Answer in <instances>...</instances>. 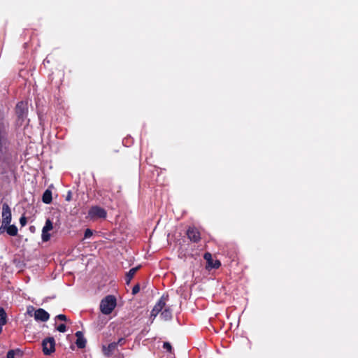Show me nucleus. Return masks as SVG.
I'll list each match as a JSON object with an SVG mask.
<instances>
[{
    "mask_svg": "<svg viewBox=\"0 0 358 358\" xmlns=\"http://www.w3.org/2000/svg\"><path fill=\"white\" fill-rule=\"evenodd\" d=\"M30 229L34 230V227H30Z\"/></svg>",
    "mask_w": 358,
    "mask_h": 358,
    "instance_id": "2f4dec72",
    "label": "nucleus"
},
{
    "mask_svg": "<svg viewBox=\"0 0 358 358\" xmlns=\"http://www.w3.org/2000/svg\"><path fill=\"white\" fill-rule=\"evenodd\" d=\"M117 348L115 342L110 343L108 346L103 345L102 352L106 357H110L113 352Z\"/></svg>",
    "mask_w": 358,
    "mask_h": 358,
    "instance_id": "f8f14e48",
    "label": "nucleus"
},
{
    "mask_svg": "<svg viewBox=\"0 0 358 358\" xmlns=\"http://www.w3.org/2000/svg\"><path fill=\"white\" fill-rule=\"evenodd\" d=\"M120 187H118L117 192H120Z\"/></svg>",
    "mask_w": 358,
    "mask_h": 358,
    "instance_id": "473e14b6",
    "label": "nucleus"
},
{
    "mask_svg": "<svg viewBox=\"0 0 358 358\" xmlns=\"http://www.w3.org/2000/svg\"><path fill=\"white\" fill-rule=\"evenodd\" d=\"M163 348L170 353L172 352V346H171V343L169 342L164 343Z\"/></svg>",
    "mask_w": 358,
    "mask_h": 358,
    "instance_id": "6ab92c4d",
    "label": "nucleus"
},
{
    "mask_svg": "<svg viewBox=\"0 0 358 358\" xmlns=\"http://www.w3.org/2000/svg\"><path fill=\"white\" fill-rule=\"evenodd\" d=\"M17 228L14 224H9L8 227H6V232L8 235L15 236L17 234Z\"/></svg>",
    "mask_w": 358,
    "mask_h": 358,
    "instance_id": "dca6fc26",
    "label": "nucleus"
},
{
    "mask_svg": "<svg viewBox=\"0 0 358 358\" xmlns=\"http://www.w3.org/2000/svg\"><path fill=\"white\" fill-rule=\"evenodd\" d=\"M53 229V224L50 219H48L45 222V226L42 229L41 238L43 242H47L50 239V234L49 231Z\"/></svg>",
    "mask_w": 358,
    "mask_h": 358,
    "instance_id": "1a4fd4ad",
    "label": "nucleus"
},
{
    "mask_svg": "<svg viewBox=\"0 0 358 358\" xmlns=\"http://www.w3.org/2000/svg\"><path fill=\"white\" fill-rule=\"evenodd\" d=\"M204 259L206 260L207 266L206 268H218L221 266V262L218 259H213L212 257V255L209 252H206L203 256Z\"/></svg>",
    "mask_w": 358,
    "mask_h": 358,
    "instance_id": "6e6552de",
    "label": "nucleus"
},
{
    "mask_svg": "<svg viewBox=\"0 0 358 358\" xmlns=\"http://www.w3.org/2000/svg\"><path fill=\"white\" fill-rule=\"evenodd\" d=\"M124 343H125V339L124 338H120L118 339V341L117 342H115V344H117V347L118 346V345H122Z\"/></svg>",
    "mask_w": 358,
    "mask_h": 358,
    "instance_id": "bb28decb",
    "label": "nucleus"
},
{
    "mask_svg": "<svg viewBox=\"0 0 358 358\" xmlns=\"http://www.w3.org/2000/svg\"><path fill=\"white\" fill-rule=\"evenodd\" d=\"M76 336L77 337L76 344L77 347L80 349H83L86 346V339L83 337V333L81 331H77L76 333Z\"/></svg>",
    "mask_w": 358,
    "mask_h": 358,
    "instance_id": "ddd939ff",
    "label": "nucleus"
},
{
    "mask_svg": "<svg viewBox=\"0 0 358 358\" xmlns=\"http://www.w3.org/2000/svg\"><path fill=\"white\" fill-rule=\"evenodd\" d=\"M57 319L62 321H67V317L65 315L59 314L56 317Z\"/></svg>",
    "mask_w": 358,
    "mask_h": 358,
    "instance_id": "393cba45",
    "label": "nucleus"
},
{
    "mask_svg": "<svg viewBox=\"0 0 358 358\" xmlns=\"http://www.w3.org/2000/svg\"><path fill=\"white\" fill-rule=\"evenodd\" d=\"M34 318L37 321L46 322L49 320L50 315L44 309L38 308L34 313Z\"/></svg>",
    "mask_w": 358,
    "mask_h": 358,
    "instance_id": "9b49d317",
    "label": "nucleus"
},
{
    "mask_svg": "<svg viewBox=\"0 0 358 358\" xmlns=\"http://www.w3.org/2000/svg\"><path fill=\"white\" fill-rule=\"evenodd\" d=\"M57 330L59 332L64 333L66 331V326L64 324H60L57 326Z\"/></svg>",
    "mask_w": 358,
    "mask_h": 358,
    "instance_id": "412c9836",
    "label": "nucleus"
},
{
    "mask_svg": "<svg viewBox=\"0 0 358 358\" xmlns=\"http://www.w3.org/2000/svg\"><path fill=\"white\" fill-rule=\"evenodd\" d=\"M106 187L108 188V191H110L111 192L112 191V187H110V184H108Z\"/></svg>",
    "mask_w": 358,
    "mask_h": 358,
    "instance_id": "c85d7f7f",
    "label": "nucleus"
},
{
    "mask_svg": "<svg viewBox=\"0 0 358 358\" xmlns=\"http://www.w3.org/2000/svg\"><path fill=\"white\" fill-rule=\"evenodd\" d=\"M7 143V131L4 124L0 122V152H3V148Z\"/></svg>",
    "mask_w": 358,
    "mask_h": 358,
    "instance_id": "9d476101",
    "label": "nucleus"
},
{
    "mask_svg": "<svg viewBox=\"0 0 358 358\" xmlns=\"http://www.w3.org/2000/svg\"><path fill=\"white\" fill-rule=\"evenodd\" d=\"M6 227H8V225L1 223V225L0 227V234L4 233V231H6Z\"/></svg>",
    "mask_w": 358,
    "mask_h": 358,
    "instance_id": "cd10ccee",
    "label": "nucleus"
},
{
    "mask_svg": "<svg viewBox=\"0 0 358 358\" xmlns=\"http://www.w3.org/2000/svg\"><path fill=\"white\" fill-rule=\"evenodd\" d=\"M27 218L25 216L22 215L20 218V223L21 224L22 227H24L27 224Z\"/></svg>",
    "mask_w": 358,
    "mask_h": 358,
    "instance_id": "5701e85b",
    "label": "nucleus"
},
{
    "mask_svg": "<svg viewBox=\"0 0 358 358\" xmlns=\"http://www.w3.org/2000/svg\"><path fill=\"white\" fill-rule=\"evenodd\" d=\"M117 305L116 298L113 295H108L100 303V310L104 315L110 314Z\"/></svg>",
    "mask_w": 358,
    "mask_h": 358,
    "instance_id": "f257e3e1",
    "label": "nucleus"
},
{
    "mask_svg": "<svg viewBox=\"0 0 358 358\" xmlns=\"http://www.w3.org/2000/svg\"><path fill=\"white\" fill-rule=\"evenodd\" d=\"M12 350L14 351V354L17 356L22 357L23 355L22 351L19 348Z\"/></svg>",
    "mask_w": 358,
    "mask_h": 358,
    "instance_id": "b1692460",
    "label": "nucleus"
},
{
    "mask_svg": "<svg viewBox=\"0 0 358 358\" xmlns=\"http://www.w3.org/2000/svg\"><path fill=\"white\" fill-rule=\"evenodd\" d=\"M15 112L17 117V120L23 122L27 117L28 115V102L21 101L16 104Z\"/></svg>",
    "mask_w": 358,
    "mask_h": 358,
    "instance_id": "f03ea898",
    "label": "nucleus"
},
{
    "mask_svg": "<svg viewBox=\"0 0 358 358\" xmlns=\"http://www.w3.org/2000/svg\"><path fill=\"white\" fill-rule=\"evenodd\" d=\"M106 216V210L99 206H92L88 211L87 215V217L93 220L96 219H105Z\"/></svg>",
    "mask_w": 358,
    "mask_h": 358,
    "instance_id": "7ed1b4c3",
    "label": "nucleus"
},
{
    "mask_svg": "<svg viewBox=\"0 0 358 358\" xmlns=\"http://www.w3.org/2000/svg\"><path fill=\"white\" fill-rule=\"evenodd\" d=\"M66 200L69 201L70 200V196H67Z\"/></svg>",
    "mask_w": 358,
    "mask_h": 358,
    "instance_id": "c756f323",
    "label": "nucleus"
},
{
    "mask_svg": "<svg viewBox=\"0 0 358 358\" xmlns=\"http://www.w3.org/2000/svg\"><path fill=\"white\" fill-rule=\"evenodd\" d=\"M169 299L168 295H163L159 299L158 302L155 304L154 308H152L151 313H150V317L153 320L157 317V315L162 311L163 308L166 306V303Z\"/></svg>",
    "mask_w": 358,
    "mask_h": 358,
    "instance_id": "39448f33",
    "label": "nucleus"
},
{
    "mask_svg": "<svg viewBox=\"0 0 358 358\" xmlns=\"http://www.w3.org/2000/svg\"><path fill=\"white\" fill-rule=\"evenodd\" d=\"M52 192L49 189H46L42 196V201L43 203L46 204H49L52 202Z\"/></svg>",
    "mask_w": 358,
    "mask_h": 358,
    "instance_id": "2eb2a0df",
    "label": "nucleus"
},
{
    "mask_svg": "<svg viewBox=\"0 0 358 358\" xmlns=\"http://www.w3.org/2000/svg\"><path fill=\"white\" fill-rule=\"evenodd\" d=\"M11 210L7 203H3L2 206V223L6 225H9L11 222Z\"/></svg>",
    "mask_w": 358,
    "mask_h": 358,
    "instance_id": "0eeeda50",
    "label": "nucleus"
},
{
    "mask_svg": "<svg viewBox=\"0 0 358 358\" xmlns=\"http://www.w3.org/2000/svg\"><path fill=\"white\" fill-rule=\"evenodd\" d=\"M0 322L3 324L7 323V315L3 308L0 307Z\"/></svg>",
    "mask_w": 358,
    "mask_h": 358,
    "instance_id": "a211bd4d",
    "label": "nucleus"
},
{
    "mask_svg": "<svg viewBox=\"0 0 358 358\" xmlns=\"http://www.w3.org/2000/svg\"><path fill=\"white\" fill-rule=\"evenodd\" d=\"M140 291V285L139 284H136V285L134 286L133 289H132V294L133 295H136V294H138Z\"/></svg>",
    "mask_w": 358,
    "mask_h": 358,
    "instance_id": "4be33fe9",
    "label": "nucleus"
},
{
    "mask_svg": "<svg viewBox=\"0 0 358 358\" xmlns=\"http://www.w3.org/2000/svg\"><path fill=\"white\" fill-rule=\"evenodd\" d=\"M30 229L34 230V227H30Z\"/></svg>",
    "mask_w": 358,
    "mask_h": 358,
    "instance_id": "7c9ffc66",
    "label": "nucleus"
},
{
    "mask_svg": "<svg viewBox=\"0 0 358 358\" xmlns=\"http://www.w3.org/2000/svg\"><path fill=\"white\" fill-rule=\"evenodd\" d=\"M92 234H93L92 231L90 229H87L85 231L84 238H89L92 236Z\"/></svg>",
    "mask_w": 358,
    "mask_h": 358,
    "instance_id": "aec40b11",
    "label": "nucleus"
},
{
    "mask_svg": "<svg viewBox=\"0 0 358 358\" xmlns=\"http://www.w3.org/2000/svg\"><path fill=\"white\" fill-rule=\"evenodd\" d=\"M15 355L14 354V351L10 350L7 352L6 358H15Z\"/></svg>",
    "mask_w": 358,
    "mask_h": 358,
    "instance_id": "a878e982",
    "label": "nucleus"
},
{
    "mask_svg": "<svg viewBox=\"0 0 358 358\" xmlns=\"http://www.w3.org/2000/svg\"><path fill=\"white\" fill-rule=\"evenodd\" d=\"M42 351L45 355H50L55 351V340L53 337H48L42 341Z\"/></svg>",
    "mask_w": 358,
    "mask_h": 358,
    "instance_id": "20e7f679",
    "label": "nucleus"
},
{
    "mask_svg": "<svg viewBox=\"0 0 358 358\" xmlns=\"http://www.w3.org/2000/svg\"><path fill=\"white\" fill-rule=\"evenodd\" d=\"M141 268V266H136L134 268H131L125 275V281L126 284L129 285L131 280V279L135 275L136 273L138 271V269Z\"/></svg>",
    "mask_w": 358,
    "mask_h": 358,
    "instance_id": "4468645a",
    "label": "nucleus"
},
{
    "mask_svg": "<svg viewBox=\"0 0 358 358\" xmlns=\"http://www.w3.org/2000/svg\"><path fill=\"white\" fill-rule=\"evenodd\" d=\"M187 238L193 243H199L201 241V233L195 227H189L186 232Z\"/></svg>",
    "mask_w": 358,
    "mask_h": 358,
    "instance_id": "423d86ee",
    "label": "nucleus"
},
{
    "mask_svg": "<svg viewBox=\"0 0 358 358\" xmlns=\"http://www.w3.org/2000/svg\"><path fill=\"white\" fill-rule=\"evenodd\" d=\"M161 317L165 320H171L172 318L171 310L169 308H164V310L161 313Z\"/></svg>",
    "mask_w": 358,
    "mask_h": 358,
    "instance_id": "f3484780",
    "label": "nucleus"
}]
</instances>
